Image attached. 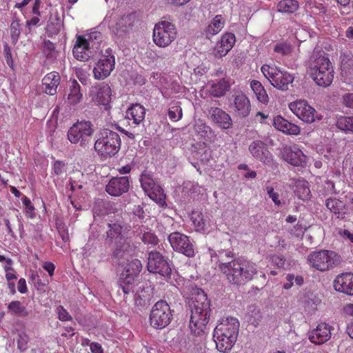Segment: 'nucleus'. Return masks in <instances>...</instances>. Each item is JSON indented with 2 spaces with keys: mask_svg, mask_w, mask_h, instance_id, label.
I'll return each mask as SVG.
<instances>
[{
  "mask_svg": "<svg viewBox=\"0 0 353 353\" xmlns=\"http://www.w3.org/2000/svg\"><path fill=\"white\" fill-rule=\"evenodd\" d=\"M190 303V329L196 336L205 333L211 312L210 303L206 294L200 288L193 290Z\"/></svg>",
  "mask_w": 353,
  "mask_h": 353,
  "instance_id": "nucleus-1",
  "label": "nucleus"
},
{
  "mask_svg": "<svg viewBox=\"0 0 353 353\" xmlns=\"http://www.w3.org/2000/svg\"><path fill=\"white\" fill-rule=\"evenodd\" d=\"M142 266H125L119 277V285L125 295L134 294L137 305L144 307L150 303L152 297V289L141 283L135 285V279L141 271Z\"/></svg>",
  "mask_w": 353,
  "mask_h": 353,
  "instance_id": "nucleus-2",
  "label": "nucleus"
},
{
  "mask_svg": "<svg viewBox=\"0 0 353 353\" xmlns=\"http://www.w3.org/2000/svg\"><path fill=\"white\" fill-rule=\"evenodd\" d=\"M239 330V322L236 318H223L214 330L216 349L221 352H229L236 341Z\"/></svg>",
  "mask_w": 353,
  "mask_h": 353,
  "instance_id": "nucleus-3",
  "label": "nucleus"
},
{
  "mask_svg": "<svg viewBox=\"0 0 353 353\" xmlns=\"http://www.w3.org/2000/svg\"><path fill=\"white\" fill-rule=\"evenodd\" d=\"M310 76L319 86H329L334 79V68L323 52H314L310 67Z\"/></svg>",
  "mask_w": 353,
  "mask_h": 353,
  "instance_id": "nucleus-4",
  "label": "nucleus"
},
{
  "mask_svg": "<svg viewBox=\"0 0 353 353\" xmlns=\"http://www.w3.org/2000/svg\"><path fill=\"white\" fill-rule=\"evenodd\" d=\"M101 41L100 32H94L88 35V38L77 35L72 49L74 57L81 61L89 60L99 48Z\"/></svg>",
  "mask_w": 353,
  "mask_h": 353,
  "instance_id": "nucleus-5",
  "label": "nucleus"
},
{
  "mask_svg": "<svg viewBox=\"0 0 353 353\" xmlns=\"http://www.w3.org/2000/svg\"><path fill=\"white\" fill-rule=\"evenodd\" d=\"M121 139L118 133L108 129L102 130L94 143V149L103 158L114 156L119 150Z\"/></svg>",
  "mask_w": 353,
  "mask_h": 353,
  "instance_id": "nucleus-6",
  "label": "nucleus"
},
{
  "mask_svg": "<svg viewBox=\"0 0 353 353\" xmlns=\"http://www.w3.org/2000/svg\"><path fill=\"white\" fill-rule=\"evenodd\" d=\"M177 37L176 26L168 21L162 20L155 24L153 29L152 40L159 48L170 46Z\"/></svg>",
  "mask_w": 353,
  "mask_h": 353,
  "instance_id": "nucleus-7",
  "label": "nucleus"
},
{
  "mask_svg": "<svg viewBox=\"0 0 353 353\" xmlns=\"http://www.w3.org/2000/svg\"><path fill=\"white\" fill-rule=\"evenodd\" d=\"M261 71L272 85L282 91L288 90L289 85L294 81L292 74L281 70L274 65L264 64L261 66Z\"/></svg>",
  "mask_w": 353,
  "mask_h": 353,
  "instance_id": "nucleus-8",
  "label": "nucleus"
},
{
  "mask_svg": "<svg viewBox=\"0 0 353 353\" xmlns=\"http://www.w3.org/2000/svg\"><path fill=\"white\" fill-rule=\"evenodd\" d=\"M93 133V125L90 121H77L68 130V139L71 143L85 148L90 143Z\"/></svg>",
  "mask_w": 353,
  "mask_h": 353,
  "instance_id": "nucleus-9",
  "label": "nucleus"
},
{
  "mask_svg": "<svg viewBox=\"0 0 353 353\" xmlns=\"http://www.w3.org/2000/svg\"><path fill=\"white\" fill-rule=\"evenodd\" d=\"M172 313L165 301H157L152 307L150 314V325L155 329H163L170 324Z\"/></svg>",
  "mask_w": 353,
  "mask_h": 353,
  "instance_id": "nucleus-10",
  "label": "nucleus"
},
{
  "mask_svg": "<svg viewBox=\"0 0 353 353\" xmlns=\"http://www.w3.org/2000/svg\"><path fill=\"white\" fill-rule=\"evenodd\" d=\"M288 108L294 115L306 123L311 124L323 119V116L304 99H297L290 103Z\"/></svg>",
  "mask_w": 353,
  "mask_h": 353,
  "instance_id": "nucleus-11",
  "label": "nucleus"
},
{
  "mask_svg": "<svg viewBox=\"0 0 353 353\" xmlns=\"http://www.w3.org/2000/svg\"><path fill=\"white\" fill-rule=\"evenodd\" d=\"M108 228V237L115 239L117 243L114 256L119 259L130 255L132 248L128 239L123 235V227L118 223H109Z\"/></svg>",
  "mask_w": 353,
  "mask_h": 353,
  "instance_id": "nucleus-12",
  "label": "nucleus"
},
{
  "mask_svg": "<svg viewBox=\"0 0 353 353\" xmlns=\"http://www.w3.org/2000/svg\"><path fill=\"white\" fill-rule=\"evenodd\" d=\"M115 57L110 48H107L101 54L99 60L95 63L92 73L97 80H103L108 77L114 69Z\"/></svg>",
  "mask_w": 353,
  "mask_h": 353,
  "instance_id": "nucleus-13",
  "label": "nucleus"
},
{
  "mask_svg": "<svg viewBox=\"0 0 353 353\" xmlns=\"http://www.w3.org/2000/svg\"><path fill=\"white\" fill-rule=\"evenodd\" d=\"M140 182L143 190L151 199L161 207L166 205L165 194L163 189L155 182L150 173H142Z\"/></svg>",
  "mask_w": 353,
  "mask_h": 353,
  "instance_id": "nucleus-14",
  "label": "nucleus"
},
{
  "mask_svg": "<svg viewBox=\"0 0 353 353\" xmlns=\"http://www.w3.org/2000/svg\"><path fill=\"white\" fill-rule=\"evenodd\" d=\"M89 97L95 104L103 105L107 108L112 100V89L104 82L96 83L90 88Z\"/></svg>",
  "mask_w": 353,
  "mask_h": 353,
  "instance_id": "nucleus-15",
  "label": "nucleus"
},
{
  "mask_svg": "<svg viewBox=\"0 0 353 353\" xmlns=\"http://www.w3.org/2000/svg\"><path fill=\"white\" fill-rule=\"evenodd\" d=\"M168 241L175 251L188 257H192L194 255L193 245L186 235L179 232H172L169 235Z\"/></svg>",
  "mask_w": 353,
  "mask_h": 353,
  "instance_id": "nucleus-16",
  "label": "nucleus"
},
{
  "mask_svg": "<svg viewBox=\"0 0 353 353\" xmlns=\"http://www.w3.org/2000/svg\"><path fill=\"white\" fill-rule=\"evenodd\" d=\"M221 271L225 274L228 280L234 284H241L251 280L254 274L253 270H245L241 266H219Z\"/></svg>",
  "mask_w": 353,
  "mask_h": 353,
  "instance_id": "nucleus-17",
  "label": "nucleus"
},
{
  "mask_svg": "<svg viewBox=\"0 0 353 353\" xmlns=\"http://www.w3.org/2000/svg\"><path fill=\"white\" fill-rule=\"evenodd\" d=\"M135 21L134 13L125 14L118 19L114 24L110 25V28L114 36L119 38L123 37L132 30Z\"/></svg>",
  "mask_w": 353,
  "mask_h": 353,
  "instance_id": "nucleus-18",
  "label": "nucleus"
},
{
  "mask_svg": "<svg viewBox=\"0 0 353 353\" xmlns=\"http://www.w3.org/2000/svg\"><path fill=\"white\" fill-rule=\"evenodd\" d=\"M339 256L334 251L322 250L310 253L307 261L311 265H336L339 263Z\"/></svg>",
  "mask_w": 353,
  "mask_h": 353,
  "instance_id": "nucleus-19",
  "label": "nucleus"
},
{
  "mask_svg": "<svg viewBox=\"0 0 353 353\" xmlns=\"http://www.w3.org/2000/svg\"><path fill=\"white\" fill-rule=\"evenodd\" d=\"M130 186L129 176L112 177L105 186V191L111 196H119L127 192Z\"/></svg>",
  "mask_w": 353,
  "mask_h": 353,
  "instance_id": "nucleus-20",
  "label": "nucleus"
},
{
  "mask_svg": "<svg viewBox=\"0 0 353 353\" xmlns=\"http://www.w3.org/2000/svg\"><path fill=\"white\" fill-rule=\"evenodd\" d=\"M283 159L294 166H304L306 163L307 157L296 145L284 147L281 152Z\"/></svg>",
  "mask_w": 353,
  "mask_h": 353,
  "instance_id": "nucleus-21",
  "label": "nucleus"
},
{
  "mask_svg": "<svg viewBox=\"0 0 353 353\" xmlns=\"http://www.w3.org/2000/svg\"><path fill=\"white\" fill-rule=\"evenodd\" d=\"M235 42L236 37L234 34L225 32L216 43L213 50L214 56L216 58L225 57L233 48Z\"/></svg>",
  "mask_w": 353,
  "mask_h": 353,
  "instance_id": "nucleus-22",
  "label": "nucleus"
},
{
  "mask_svg": "<svg viewBox=\"0 0 353 353\" xmlns=\"http://www.w3.org/2000/svg\"><path fill=\"white\" fill-rule=\"evenodd\" d=\"M331 326L326 323H319L309 336L310 341L314 344H323L330 339Z\"/></svg>",
  "mask_w": 353,
  "mask_h": 353,
  "instance_id": "nucleus-23",
  "label": "nucleus"
},
{
  "mask_svg": "<svg viewBox=\"0 0 353 353\" xmlns=\"http://www.w3.org/2000/svg\"><path fill=\"white\" fill-rule=\"evenodd\" d=\"M334 288L339 292L353 296V274L346 272L338 275L334 281Z\"/></svg>",
  "mask_w": 353,
  "mask_h": 353,
  "instance_id": "nucleus-24",
  "label": "nucleus"
},
{
  "mask_svg": "<svg viewBox=\"0 0 353 353\" xmlns=\"http://www.w3.org/2000/svg\"><path fill=\"white\" fill-rule=\"evenodd\" d=\"M341 74L343 81L348 84L353 83V54L345 52L341 55Z\"/></svg>",
  "mask_w": 353,
  "mask_h": 353,
  "instance_id": "nucleus-25",
  "label": "nucleus"
},
{
  "mask_svg": "<svg viewBox=\"0 0 353 353\" xmlns=\"http://www.w3.org/2000/svg\"><path fill=\"white\" fill-rule=\"evenodd\" d=\"M251 154L259 161L269 163L272 161L271 153L265 148V144L261 141H254L249 146Z\"/></svg>",
  "mask_w": 353,
  "mask_h": 353,
  "instance_id": "nucleus-26",
  "label": "nucleus"
},
{
  "mask_svg": "<svg viewBox=\"0 0 353 353\" xmlns=\"http://www.w3.org/2000/svg\"><path fill=\"white\" fill-rule=\"evenodd\" d=\"M231 107L236 114L242 117H246L250 114L251 109L250 99L243 93L235 95Z\"/></svg>",
  "mask_w": 353,
  "mask_h": 353,
  "instance_id": "nucleus-27",
  "label": "nucleus"
},
{
  "mask_svg": "<svg viewBox=\"0 0 353 353\" xmlns=\"http://www.w3.org/2000/svg\"><path fill=\"white\" fill-rule=\"evenodd\" d=\"M273 125L276 130L289 135H298L301 132L299 126L290 123L281 115L274 117Z\"/></svg>",
  "mask_w": 353,
  "mask_h": 353,
  "instance_id": "nucleus-28",
  "label": "nucleus"
},
{
  "mask_svg": "<svg viewBox=\"0 0 353 353\" xmlns=\"http://www.w3.org/2000/svg\"><path fill=\"white\" fill-rule=\"evenodd\" d=\"M60 75L57 72H51L47 74L42 79L45 92L50 95L55 94L58 85L60 83Z\"/></svg>",
  "mask_w": 353,
  "mask_h": 353,
  "instance_id": "nucleus-29",
  "label": "nucleus"
},
{
  "mask_svg": "<svg viewBox=\"0 0 353 353\" xmlns=\"http://www.w3.org/2000/svg\"><path fill=\"white\" fill-rule=\"evenodd\" d=\"M210 114L212 121L223 129H228L232 125L230 116L219 108H212Z\"/></svg>",
  "mask_w": 353,
  "mask_h": 353,
  "instance_id": "nucleus-30",
  "label": "nucleus"
},
{
  "mask_svg": "<svg viewBox=\"0 0 353 353\" xmlns=\"http://www.w3.org/2000/svg\"><path fill=\"white\" fill-rule=\"evenodd\" d=\"M225 23V18L221 15H216L208 24L203 30V34L207 39H210L213 36L219 33L223 28Z\"/></svg>",
  "mask_w": 353,
  "mask_h": 353,
  "instance_id": "nucleus-31",
  "label": "nucleus"
},
{
  "mask_svg": "<svg viewBox=\"0 0 353 353\" xmlns=\"http://www.w3.org/2000/svg\"><path fill=\"white\" fill-rule=\"evenodd\" d=\"M209 254L211 257V262L215 265H231L232 262L236 261L234 254L230 250H221L218 253L212 249H209Z\"/></svg>",
  "mask_w": 353,
  "mask_h": 353,
  "instance_id": "nucleus-32",
  "label": "nucleus"
},
{
  "mask_svg": "<svg viewBox=\"0 0 353 353\" xmlns=\"http://www.w3.org/2000/svg\"><path fill=\"white\" fill-rule=\"evenodd\" d=\"M126 118L132 121V124L135 126L139 125L143 121L145 117V108L139 104H132L126 111Z\"/></svg>",
  "mask_w": 353,
  "mask_h": 353,
  "instance_id": "nucleus-33",
  "label": "nucleus"
},
{
  "mask_svg": "<svg viewBox=\"0 0 353 353\" xmlns=\"http://www.w3.org/2000/svg\"><path fill=\"white\" fill-rule=\"evenodd\" d=\"M208 85L210 87L208 92L214 97L223 96L230 87V83L225 79L209 82Z\"/></svg>",
  "mask_w": 353,
  "mask_h": 353,
  "instance_id": "nucleus-34",
  "label": "nucleus"
},
{
  "mask_svg": "<svg viewBox=\"0 0 353 353\" xmlns=\"http://www.w3.org/2000/svg\"><path fill=\"white\" fill-rule=\"evenodd\" d=\"M194 130L199 139H203L205 141H210L214 137V132L211 128L201 120H198L195 122Z\"/></svg>",
  "mask_w": 353,
  "mask_h": 353,
  "instance_id": "nucleus-35",
  "label": "nucleus"
},
{
  "mask_svg": "<svg viewBox=\"0 0 353 353\" xmlns=\"http://www.w3.org/2000/svg\"><path fill=\"white\" fill-rule=\"evenodd\" d=\"M326 207L335 214H338V218L343 219L346 214L345 204L343 201L336 198H330L326 200Z\"/></svg>",
  "mask_w": 353,
  "mask_h": 353,
  "instance_id": "nucleus-36",
  "label": "nucleus"
},
{
  "mask_svg": "<svg viewBox=\"0 0 353 353\" xmlns=\"http://www.w3.org/2000/svg\"><path fill=\"white\" fill-rule=\"evenodd\" d=\"M83 94L81 92V86L76 80H73L70 85L68 95V102L72 105H77L82 100Z\"/></svg>",
  "mask_w": 353,
  "mask_h": 353,
  "instance_id": "nucleus-37",
  "label": "nucleus"
},
{
  "mask_svg": "<svg viewBox=\"0 0 353 353\" xmlns=\"http://www.w3.org/2000/svg\"><path fill=\"white\" fill-rule=\"evenodd\" d=\"M250 88L259 102L263 104H267L268 103V95L263 85L260 81L257 80L251 81Z\"/></svg>",
  "mask_w": 353,
  "mask_h": 353,
  "instance_id": "nucleus-38",
  "label": "nucleus"
},
{
  "mask_svg": "<svg viewBox=\"0 0 353 353\" xmlns=\"http://www.w3.org/2000/svg\"><path fill=\"white\" fill-rule=\"evenodd\" d=\"M294 192L301 200H307L310 196V190L308 183L305 180H296L294 183Z\"/></svg>",
  "mask_w": 353,
  "mask_h": 353,
  "instance_id": "nucleus-39",
  "label": "nucleus"
},
{
  "mask_svg": "<svg viewBox=\"0 0 353 353\" xmlns=\"http://www.w3.org/2000/svg\"><path fill=\"white\" fill-rule=\"evenodd\" d=\"M246 317L248 322L256 327L262 320L263 316L260 309L257 306L250 305L248 307Z\"/></svg>",
  "mask_w": 353,
  "mask_h": 353,
  "instance_id": "nucleus-40",
  "label": "nucleus"
},
{
  "mask_svg": "<svg viewBox=\"0 0 353 353\" xmlns=\"http://www.w3.org/2000/svg\"><path fill=\"white\" fill-rule=\"evenodd\" d=\"M336 125L341 131L353 133V115L340 116L337 118Z\"/></svg>",
  "mask_w": 353,
  "mask_h": 353,
  "instance_id": "nucleus-41",
  "label": "nucleus"
},
{
  "mask_svg": "<svg viewBox=\"0 0 353 353\" xmlns=\"http://www.w3.org/2000/svg\"><path fill=\"white\" fill-rule=\"evenodd\" d=\"M8 311L12 315L26 316L28 312L26 307L19 301H12L8 305Z\"/></svg>",
  "mask_w": 353,
  "mask_h": 353,
  "instance_id": "nucleus-42",
  "label": "nucleus"
},
{
  "mask_svg": "<svg viewBox=\"0 0 353 353\" xmlns=\"http://www.w3.org/2000/svg\"><path fill=\"white\" fill-rule=\"evenodd\" d=\"M299 8V3L296 0H281L277 5L279 12L293 13Z\"/></svg>",
  "mask_w": 353,
  "mask_h": 353,
  "instance_id": "nucleus-43",
  "label": "nucleus"
},
{
  "mask_svg": "<svg viewBox=\"0 0 353 353\" xmlns=\"http://www.w3.org/2000/svg\"><path fill=\"white\" fill-rule=\"evenodd\" d=\"M42 52L49 63H53L57 58V52L54 45L49 40L43 42Z\"/></svg>",
  "mask_w": 353,
  "mask_h": 353,
  "instance_id": "nucleus-44",
  "label": "nucleus"
},
{
  "mask_svg": "<svg viewBox=\"0 0 353 353\" xmlns=\"http://www.w3.org/2000/svg\"><path fill=\"white\" fill-rule=\"evenodd\" d=\"M292 50V45L286 41L277 42L273 47V52L281 57H287L290 55Z\"/></svg>",
  "mask_w": 353,
  "mask_h": 353,
  "instance_id": "nucleus-45",
  "label": "nucleus"
},
{
  "mask_svg": "<svg viewBox=\"0 0 353 353\" xmlns=\"http://www.w3.org/2000/svg\"><path fill=\"white\" fill-rule=\"evenodd\" d=\"M191 220L196 231H205L206 220L204 219V216L201 212L198 211H193L191 214Z\"/></svg>",
  "mask_w": 353,
  "mask_h": 353,
  "instance_id": "nucleus-46",
  "label": "nucleus"
},
{
  "mask_svg": "<svg viewBox=\"0 0 353 353\" xmlns=\"http://www.w3.org/2000/svg\"><path fill=\"white\" fill-rule=\"evenodd\" d=\"M148 265H169V261L160 252L151 251L148 254Z\"/></svg>",
  "mask_w": 353,
  "mask_h": 353,
  "instance_id": "nucleus-47",
  "label": "nucleus"
},
{
  "mask_svg": "<svg viewBox=\"0 0 353 353\" xmlns=\"http://www.w3.org/2000/svg\"><path fill=\"white\" fill-rule=\"evenodd\" d=\"M183 116L182 109L179 102H173L168 110V117L172 121H179Z\"/></svg>",
  "mask_w": 353,
  "mask_h": 353,
  "instance_id": "nucleus-48",
  "label": "nucleus"
},
{
  "mask_svg": "<svg viewBox=\"0 0 353 353\" xmlns=\"http://www.w3.org/2000/svg\"><path fill=\"white\" fill-rule=\"evenodd\" d=\"M148 270L153 274H159L165 278H170L172 274L171 266H146Z\"/></svg>",
  "mask_w": 353,
  "mask_h": 353,
  "instance_id": "nucleus-49",
  "label": "nucleus"
},
{
  "mask_svg": "<svg viewBox=\"0 0 353 353\" xmlns=\"http://www.w3.org/2000/svg\"><path fill=\"white\" fill-rule=\"evenodd\" d=\"M324 157L331 161L333 165H336L337 163H340V155L339 151L333 149L330 146H327L325 153L324 154Z\"/></svg>",
  "mask_w": 353,
  "mask_h": 353,
  "instance_id": "nucleus-50",
  "label": "nucleus"
},
{
  "mask_svg": "<svg viewBox=\"0 0 353 353\" xmlns=\"http://www.w3.org/2000/svg\"><path fill=\"white\" fill-rule=\"evenodd\" d=\"M21 201L25 206L26 216L30 219H34L36 216L35 208L32 204L30 199L26 196H23Z\"/></svg>",
  "mask_w": 353,
  "mask_h": 353,
  "instance_id": "nucleus-51",
  "label": "nucleus"
},
{
  "mask_svg": "<svg viewBox=\"0 0 353 353\" xmlns=\"http://www.w3.org/2000/svg\"><path fill=\"white\" fill-rule=\"evenodd\" d=\"M141 239L145 244L148 245L154 246L158 243L157 236L150 230L144 231Z\"/></svg>",
  "mask_w": 353,
  "mask_h": 353,
  "instance_id": "nucleus-52",
  "label": "nucleus"
},
{
  "mask_svg": "<svg viewBox=\"0 0 353 353\" xmlns=\"http://www.w3.org/2000/svg\"><path fill=\"white\" fill-rule=\"evenodd\" d=\"M29 337L25 332H21L18 334L17 339V348L21 351H25L28 347Z\"/></svg>",
  "mask_w": 353,
  "mask_h": 353,
  "instance_id": "nucleus-53",
  "label": "nucleus"
},
{
  "mask_svg": "<svg viewBox=\"0 0 353 353\" xmlns=\"http://www.w3.org/2000/svg\"><path fill=\"white\" fill-rule=\"evenodd\" d=\"M19 22L18 21H13L10 25V37L14 43L18 41L20 35Z\"/></svg>",
  "mask_w": 353,
  "mask_h": 353,
  "instance_id": "nucleus-54",
  "label": "nucleus"
},
{
  "mask_svg": "<svg viewBox=\"0 0 353 353\" xmlns=\"http://www.w3.org/2000/svg\"><path fill=\"white\" fill-rule=\"evenodd\" d=\"M106 203L102 201H97L93 207L94 216H101L106 213L105 210Z\"/></svg>",
  "mask_w": 353,
  "mask_h": 353,
  "instance_id": "nucleus-55",
  "label": "nucleus"
},
{
  "mask_svg": "<svg viewBox=\"0 0 353 353\" xmlns=\"http://www.w3.org/2000/svg\"><path fill=\"white\" fill-rule=\"evenodd\" d=\"M339 8L340 13L342 15L347 14L350 12V0H335Z\"/></svg>",
  "mask_w": 353,
  "mask_h": 353,
  "instance_id": "nucleus-56",
  "label": "nucleus"
},
{
  "mask_svg": "<svg viewBox=\"0 0 353 353\" xmlns=\"http://www.w3.org/2000/svg\"><path fill=\"white\" fill-rule=\"evenodd\" d=\"M57 313L59 319L62 321H71L72 319L71 315L62 305H59L57 307Z\"/></svg>",
  "mask_w": 353,
  "mask_h": 353,
  "instance_id": "nucleus-57",
  "label": "nucleus"
},
{
  "mask_svg": "<svg viewBox=\"0 0 353 353\" xmlns=\"http://www.w3.org/2000/svg\"><path fill=\"white\" fill-rule=\"evenodd\" d=\"M266 190H267V193H268L269 197L272 200L274 203L276 205H278V206L280 205L281 203L279 199V194L277 192H274L273 188H272V187L268 186L266 188Z\"/></svg>",
  "mask_w": 353,
  "mask_h": 353,
  "instance_id": "nucleus-58",
  "label": "nucleus"
},
{
  "mask_svg": "<svg viewBox=\"0 0 353 353\" xmlns=\"http://www.w3.org/2000/svg\"><path fill=\"white\" fill-rule=\"evenodd\" d=\"M3 51H4V57L6 61L7 64L9 65V67L12 68L13 67V59L12 57V53L10 46L5 43L3 46Z\"/></svg>",
  "mask_w": 353,
  "mask_h": 353,
  "instance_id": "nucleus-59",
  "label": "nucleus"
},
{
  "mask_svg": "<svg viewBox=\"0 0 353 353\" xmlns=\"http://www.w3.org/2000/svg\"><path fill=\"white\" fill-rule=\"evenodd\" d=\"M5 271L8 282L17 279L16 272L11 266H5Z\"/></svg>",
  "mask_w": 353,
  "mask_h": 353,
  "instance_id": "nucleus-60",
  "label": "nucleus"
},
{
  "mask_svg": "<svg viewBox=\"0 0 353 353\" xmlns=\"http://www.w3.org/2000/svg\"><path fill=\"white\" fill-rule=\"evenodd\" d=\"M65 163L60 161L54 162L53 165V172L56 175L61 174L64 171Z\"/></svg>",
  "mask_w": 353,
  "mask_h": 353,
  "instance_id": "nucleus-61",
  "label": "nucleus"
},
{
  "mask_svg": "<svg viewBox=\"0 0 353 353\" xmlns=\"http://www.w3.org/2000/svg\"><path fill=\"white\" fill-rule=\"evenodd\" d=\"M343 104L350 108H353V93H348L343 97Z\"/></svg>",
  "mask_w": 353,
  "mask_h": 353,
  "instance_id": "nucleus-62",
  "label": "nucleus"
},
{
  "mask_svg": "<svg viewBox=\"0 0 353 353\" xmlns=\"http://www.w3.org/2000/svg\"><path fill=\"white\" fill-rule=\"evenodd\" d=\"M77 77L83 84H86L88 81V75L83 70H78L76 72Z\"/></svg>",
  "mask_w": 353,
  "mask_h": 353,
  "instance_id": "nucleus-63",
  "label": "nucleus"
},
{
  "mask_svg": "<svg viewBox=\"0 0 353 353\" xmlns=\"http://www.w3.org/2000/svg\"><path fill=\"white\" fill-rule=\"evenodd\" d=\"M90 349L92 353H103V350L100 343L97 342L90 343Z\"/></svg>",
  "mask_w": 353,
  "mask_h": 353,
  "instance_id": "nucleus-64",
  "label": "nucleus"
}]
</instances>
